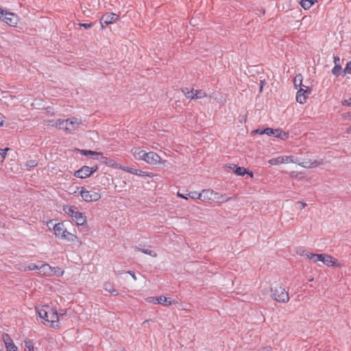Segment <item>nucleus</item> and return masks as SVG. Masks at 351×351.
I'll return each mask as SVG.
<instances>
[{"mask_svg": "<svg viewBox=\"0 0 351 351\" xmlns=\"http://www.w3.org/2000/svg\"><path fill=\"white\" fill-rule=\"evenodd\" d=\"M82 125V119L74 117L67 119H58L48 122V125L62 130L66 133L75 132Z\"/></svg>", "mask_w": 351, "mask_h": 351, "instance_id": "obj_1", "label": "nucleus"}, {"mask_svg": "<svg viewBox=\"0 0 351 351\" xmlns=\"http://www.w3.org/2000/svg\"><path fill=\"white\" fill-rule=\"evenodd\" d=\"M36 313L39 317L47 323L53 328L59 327V316L56 311L50 308L49 306H43L36 308Z\"/></svg>", "mask_w": 351, "mask_h": 351, "instance_id": "obj_2", "label": "nucleus"}, {"mask_svg": "<svg viewBox=\"0 0 351 351\" xmlns=\"http://www.w3.org/2000/svg\"><path fill=\"white\" fill-rule=\"evenodd\" d=\"M72 193H79L82 199L86 202H95L99 201L101 197L100 191L95 188L88 190L85 187H77L76 191H73Z\"/></svg>", "mask_w": 351, "mask_h": 351, "instance_id": "obj_3", "label": "nucleus"}, {"mask_svg": "<svg viewBox=\"0 0 351 351\" xmlns=\"http://www.w3.org/2000/svg\"><path fill=\"white\" fill-rule=\"evenodd\" d=\"M63 211L75 222L77 226H83L86 223V217L80 212L75 206L65 205L63 207Z\"/></svg>", "mask_w": 351, "mask_h": 351, "instance_id": "obj_4", "label": "nucleus"}, {"mask_svg": "<svg viewBox=\"0 0 351 351\" xmlns=\"http://www.w3.org/2000/svg\"><path fill=\"white\" fill-rule=\"evenodd\" d=\"M53 229L55 235L61 239L74 242L77 239V236L67 231L63 222L55 224Z\"/></svg>", "mask_w": 351, "mask_h": 351, "instance_id": "obj_5", "label": "nucleus"}, {"mask_svg": "<svg viewBox=\"0 0 351 351\" xmlns=\"http://www.w3.org/2000/svg\"><path fill=\"white\" fill-rule=\"evenodd\" d=\"M272 298L278 302L287 303L289 300L288 292L282 287H276L272 290Z\"/></svg>", "mask_w": 351, "mask_h": 351, "instance_id": "obj_6", "label": "nucleus"}, {"mask_svg": "<svg viewBox=\"0 0 351 351\" xmlns=\"http://www.w3.org/2000/svg\"><path fill=\"white\" fill-rule=\"evenodd\" d=\"M0 19L10 26H16L19 22V17L12 12H8L0 8Z\"/></svg>", "mask_w": 351, "mask_h": 351, "instance_id": "obj_7", "label": "nucleus"}, {"mask_svg": "<svg viewBox=\"0 0 351 351\" xmlns=\"http://www.w3.org/2000/svg\"><path fill=\"white\" fill-rule=\"evenodd\" d=\"M97 171L96 167H90L84 166L80 169L75 171L74 176L77 178L84 179L90 177L94 172Z\"/></svg>", "mask_w": 351, "mask_h": 351, "instance_id": "obj_8", "label": "nucleus"}, {"mask_svg": "<svg viewBox=\"0 0 351 351\" xmlns=\"http://www.w3.org/2000/svg\"><path fill=\"white\" fill-rule=\"evenodd\" d=\"M296 163L297 161L294 160L291 156H282L276 158H272L268 160V163L271 165H278L280 164L287 163Z\"/></svg>", "mask_w": 351, "mask_h": 351, "instance_id": "obj_9", "label": "nucleus"}, {"mask_svg": "<svg viewBox=\"0 0 351 351\" xmlns=\"http://www.w3.org/2000/svg\"><path fill=\"white\" fill-rule=\"evenodd\" d=\"M263 132H265L268 136H274L282 140H286L289 137V134L280 129H272L267 128L265 129Z\"/></svg>", "mask_w": 351, "mask_h": 351, "instance_id": "obj_10", "label": "nucleus"}, {"mask_svg": "<svg viewBox=\"0 0 351 351\" xmlns=\"http://www.w3.org/2000/svg\"><path fill=\"white\" fill-rule=\"evenodd\" d=\"M144 161L146 163L152 165L164 163V162L162 160L160 156L158 154H156L154 152H147L145 158H144Z\"/></svg>", "mask_w": 351, "mask_h": 351, "instance_id": "obj_11", "label": "nucleus"}, {"mask_svg": "<svg viewBox=\"0 0 351 351\" xmlns=\"http://www.w3.org/2000/svg\"><path fill=\"white\" fill-rule=\"evenodd\" d=\"M320 262L327 267H341L337 259L326 254H322Z\"/></svg>", "mask_w": 351, "mask_h": 351, "instance_id": "obj_12", "label": "nucleus"}, {"mask_svg": "<svg viewBox=\"0 0 351 351\" xmlns=\"http://www.w3.org/2000/svg\"><path fill=\"white\" fill-rule=\"evenodd\" d=\"M311 88L308 86L300 87L296 95V100L300 104H304L311 93Z\"/></svg>", "mask_w": 351, "mask_h": 351, "instance_id": "obj_13", "label": "nucleus"}, {"mask_svg": "<svg viewBox=\"0 0 351 351\" xmlns=\"http://www.w3.org/2000/svg\"><path fill=\"white\" fill-rule=\"evenodd\" d=\"M119 15L114 13H106L104 14L100 20L102 28H104V24L110 25L116 23L119 20Z\"/></svg>", "mask_w": 351, "mask_h": 351, "instance_id": "obj_14", "label": "nucleus"}, {"mask_svg": "<svg viewBox=\"0 0 351 351\" xmlns=\"http://www.w3.org/2000/svg\"><path fill=\"white\" fill-rule=\"evenodd\" d=\"M215 191L210 189H204L200 192V201L205 203L212 204Z\"/></svg>", "mask_w": 351, "mask_h": 351, "instance_id": "obj_15", "label": "nucleus"}, {"mask_svg": "<svg viewBox=\"0 0 351 351\" xmlns=\"http://www.w3.org/2000/svg\"><path fill=\"white\" fill-rule=\"evenodd\" d=\"M2 339L6 348V351H18L17 347L13 343L12 339L8 334H3Z\"/></svg>", "mask_w": 351, "mask_h": 351, "instance_id": "obj_16", "label": "nucleus"}, {"mask_svg": "<svg viewBox=\"0 0 351 351\" xmlns=\"http://www.w3.org/2000/svg\"><path fill=\"white\" fill-rule=\"evenodd\" d=\"M235 199L232 197H228L225 193H219L215 191V195L213 197V202H216L218 204H222L227 202L230 200H234Z\"/></svg>", "mask_w": 351, "mask_h": 351, "instance_id": "obj_17", "label": "nucleus"}, {"mask_svg": "<svg viewBox=\"0 0 351 351\" xmlns=\"http://www.w3.org/2000/svg\"><path fill=\"white\" fill-rule=\"evenodd\" d=\"M131 153H132L133 157L134 158V159H136L137 160H143V161H144V158H145V156L147 154V152L141 149L139 147H133L131 149Z\"/></svg>", "mask_w": 351, "mask_h": 351, "instance_id": "obj_18", "label": "nucleus"}, {"mask_svg": "<svg viewBox=\"0 0 351 351\" xmlns=\"http://www.w3.org/2000/svg\"><path fill=\"white\" fill-rule=\"evenodd\" d=\"M178 301L171 297H166L165 295H160L158 304L164 306H170L173 304H177Z\"/></svg>", "mask_w": 351, "mask_h": 351, "instance_id": "obj_19", "label": "nucleus"}, {"mask_svg": "<svg viewBox=\"0 0 351 351\" xmlns=\"http://www.w3.org/2000/svg\"><path fill=\"white\" fill-rule=\"evenodd\" d=\"M52 267L49 264H41L39 267L38 274L45 276H51Z\"/></svg>", "mask_w": 351, "mask_h": 351, "instance_id": "obj_20", "label": "nucleus"}, {"mask_svg": "<svg viewBox=\"0 0 351 351\" xmlns=\"http://www.w3.org/2000/svg\"><path fill=\"white\" fill-rule=\"evenodd\" d=\"M322 164L321 161L318 160H306L299 163V165L304 168H315Z\"/></svg>", "mask_w": 351, "mask_h": 351, "instance_id": "obj_21", "label": "nucleus"}, {"mask_svg": "<svg viewBox=\"0 0 351 351\" xmlns=\"http://www.w3.org/2000/svg\"><path fill=\"white\" fill-rule=\"evenodd\" d=\"M303 256L306 258L313 261L314 263H317L321 260L322 254H314L306 252L303 254Z\"/></svg>", "mask_w": 351, "mask_h": 351, "instance_id": "obj_22", "label": "nucleus"}, {"mask_svg": "<svg viewBox=\"0 0 351 351\" xmlns=\"http://www.w3.org/2000/svg\"><path fill=\"white\" fill-rule=\"evenodd\" d=\"M104 289L105 291L112 293L114 295H117L119 294L118 291L114 289V286L110 283H105L104 285Z\"/></svg>", "mask_w": 351, "mask_h": 351, "instance_id": "obj_23", "label": "nucleus"}, {"mask_svg": "<svg viewBox=\"0 0 351 351\" xmlns=\"http://www.w3.org/2000/svg\"><path fill=\"white\" fill-rule=\"evenodd\" d=\"M317 0H301L300 5L305 9H309Z\"/></svg>", "mask_w": 351, "mask_h": 351, "instance_id": "obj_24", "label": "nucleus"}, {"mask_svg": "<svg viewBox=\"0 0 351 351\" xmlns=\"http://www.w3.org/2000/svg\"><path fill=\"white\" fill-rule=\"evenodd\" d=\"M302 80H303V77H302V75L301 74L297 75L295 77L294 80H293V83H294V86L296 88L298 87H299L300 88V87L304 86V85H302Z\"/></svg>", "mask_w": 351, "mask_h": 351, "instance_id": "obj_25", "label": "nucleus"}, {"mask_svg": "<svg viewBox=\"0 0 351 351\" xmlns=\"http://www.w3.org/2000/svg\"><path fill=\"white\" fill-rule=\"evenodd\" d=\"M184 94L188 99H195V89L188 90L186 88L183 90Z\"/></svg>", "mask_w": 351, "mask_h": 351, "instance_id": "obj_26", "label": "nucleus"}, {"mask_svg": "<svg viewBox=\"0 0 351 351\" xmlns=\"http://www.w3.org/2000/svg\"><path fill=\"white\" fill-rule=\"evenodd\" d=\"M138 250L154 258L156 257L158 255L156 251L149 249L139 248Z\"/></svg>", "mask_w": 351, "mask_h": 351, "instance_id": "obj_27", "label": "nucleus"}, {"mask_svg": "<svg viewBox=\"0 0 351 351\" xmlns=\"http://www.w3.org/2000/svg\"><path fill=\"white\" fill-rule=\"evenodd\" d=\"M233 171L238 176H244L247 173V169L241 167L234 166Z\"/></svg>", "mask_w": 351, "mask_h": 351, "instance_id": "obj_28", "label": "nucleus"}, {"mask_svg": "<svg viewBox=\"0 0 351 351\" xmlns=\"http://www.w3.org/2000/svg\"><path fill=\"white\" fill-rule=\"evenodd\" d=\"M51 273H52L51 276H62L64 274V270H62L60 267H52Z\"/></svg>", "mask_w": 351, "mask_h": 351, "instance_id": "obj_29", "label": "nucleus"}, {"mask_svg": "<svg viewBox=\"0 0 351 351\" xmlns=\"http://www.w3.org/2000/svg\"><path fill=\"white\" fill-rule=\"evenodd\" d=\"M81 152L85 156H88V155H90L91 156H96L97 157L95 158L97 160L99 159V156H101V153L95 152L90 151V150H88H88H82Z\"/></svg>", "mask_w": 351, "mask_h": 351, "instance_id": "obj_30", "label": "nucleus"}, {"mask_svg": "<svg viewBox=\"0 0 351 351\" xmlns=\"http://www.w3.org/2000/svg\"><path fill=\"white\" fill-rule=\"evenodd\" d=\"M332 73L335 76H339L341 73H343L341 65H335V66L332 69Z\"/></svg>", "mask_w": 351, "mask_h": 351, "instance_id": "obj_31", "label": "nucleus"}, {"mask_svg": "<svg viewBox=\"0 0 351 351\" xmlns=\"http://www.w3.org/2000/svg\"><path fill=\"white\" fill-rule=\"evenodd\" d=\"M136 176H140V177H149V178L154 177L153 173H149V172L143 171L140 169L137 170Z\"/></svg>", "mask_w": 351, "mask_h": 351, "instance_id": "obj_32", "label": "nucleus"}, {"mask_svg": "<svg viewBox=\"0 0 351 351\" xmlns=\"http://www.w3.org/2000/svg\"><path fill=\"white\" fill-rule=\"evenodd\" d=\"M40 264L36 263H30L27 267H24L23 271H26L27 270H39Z\"/></svg>", "mask_w": 351, "mask_h": 351, "instance_id": "obj_33", "label": "nucleus"}, {"mask_svg": "<svg viewBox=\"0 0 351 351\" xmlns=\"http://www.w3.org/2000/svg\"><path fill=\"white\" fill-rule=\"evenodd\" d=\"M207 96L205 91L202 90H195V99H202Z\"/></svg>", "mask_w": 351, "mask_h": 351, "instance_id": "obj_34", "label": "nucleus"}, {"mask_svg": "<svg viewBox=\"0 0 351 351\" xmlns=\"http://www.w3.org/2000/svg\"><path fill=\"white\" fill-rule=\"evenodd\" d=\"M146 302L149 304H158L159 296L148 297L145 299Z\"/></svg>", "mask_w": 351, "mask_h": 351, "instance_id": "obj_35", "label": "nucleus"}, {"mask_svg": "<svg viewBox=\"0 0 351 351\" xmlns=\"http://www.w3.org/2000/svg\"><path fill=\"white\" fill-rule=\"evenodd\" d=\"M112 167L115 168V169H122L124 171L128 172V173H129V170H130V167H128L123 166V165H120L119 163H114V165H112Z\"/></svg>", "mask_w": 351, "mask_h": 351, "instance_id": "obj_36", "label": "nucleus"}, {"mask_svg": "<svg viewBox=\"0 0 351 351\" xmlns=\"http://www.w3.org/2000/svg\"><path fill=\"white\" fill-rule=\"evenodd\" d=\"M9 148L0 149V161L2 162L5 159L7 152L9 151Z\"/></svg>", "mask_w": 351, "mask_h": 351, "instance_id": "obj_37", "label": "nucleus"}, {"mask_svg": "<svg viewBox=\"0 0 351 351\" xmlns=\"http://www.w3.org/2000/svg\"><path fill=\"white\" fill-rule=\"evenodd\" d=\"M193 199H199L200 200V193H197L195 191L190 192L187 194Z\"/></svg>", "mask_w": 351, "mask_h": 351, "instance_id": "obj_38", "label": "nucleus"}, {"mask_svg": "<svg viewBox=\"0 0 351 351\" xmlns=\"http://www.w3.org/2000/svg\"><path fill=\"white\" fill-rule=\"evenodd\" d=\"M343 75L351 74V60L347 63L345 69L343 71Z\"/></svg>", "mask_w": 351, "mask_h": 351, "instance_id": "obj_39", "label": "nucleus"}, {"mask_svg": "<svg viewBox=\"0 0 351 351\" xmlns=\"http://www.w3.org/2000/svg\"><path fill=\"white\" fill-rule=\"evenodd\" d=\"M93 23H80L79 25L80 27H83L85 29H89L92 26H93Z\"/></svg>", "mask_w": 351, "mask_h": 351, "instance_id": "obj_40", "label": "nucleus"}, {"mask_svg": "<svg viewBox=\"0 0 351 351\" xmlns=\"http://www.w3.org/2000/svg\"><path fill=\"white\" fill-rule=\"evenodd\" d=\"M340 58L338 57V56H334V63H335V65H341L340 64Z\"/></svg>", "mask_w": 351, "mask_h": 351, "instance_id": "obj_41", "label": "nucleus"}, {"mask_svg": "<svg viewBox=\"0 0 351 351\" xmlns=\"http://www.w3.org/2000/svg\"><path fill=\"white\" fill-rule=\"evenodd\" d=\"M343 105L346 106H350L351 105V98H349L348 99H345L342 101Z\"/></svg>", "mask_w": 351, "mask_h": 351, "instance_id": "obj_42", "label": "nucleus"}, {"mask_svg": "<svg viewBox=\"0 0 351 351\" xmlns=\"http://www.w3.org/2000/svg\"><path fill=\"white\" fill-rule=\"evenodd\" d=\"M297 205H298L301 209L304 208L306 206V203L302 202H298Z\"/></svg>", "mask_w": 351, "mask_h": 351, "instance_id": "obj_43", "label": "nucleus"}, {"mask_svg": "<svg viewBox=\"0 0 351 351\" xmlns=\"http://www.w3.org/2000/svg\"><path fill=\"white\" fill-rule=\"evenodd\" d=\"M137 170L138 169H136L130 167V170H129V173L136 176Z\"/></svg>", "mask_w": 351, "mask_h": 351, "instance_id": "obj_44", "label": "nucleus"}, {"mask_svg": "<svg viewBox=\"0 0 351 351\" xmlns=\"http://www.w3.org/2000/svg\"><path fill=\"white\" fill-rule=\"evenodd\" d=\"M177 195H178V197H181V198H183V199H188L187 196H186V195H183L182 193H180V192H178V193H177Z\"/></svg>", "mask_w": 351, "mask_h": 351, "instance_id": "obj_45", "label": "nucleus"}, {"mask_svg": "<svg viewBox=\"0 0 351 351\" xmlns=\"http://www.w3.org/2000/svg\"><path fill=\"white\" fill-rule=\"evenodd\" d=\"M128 274H130L131 275V276L132 277V278L134 280H137V278L136 276V275L134 274V273L132 272V271H128Z\"/></svg>", "mask_w": 351, "mask_h": 351, "instance_id": "obj_46", "label": "nucleus"}, {"mask_svg": "<svg viewBox=\"0 0 351 351\" xmlns=\"http://www.w3.org/2000/svg\"><path fill=\"white\" fill-rule=\"evenodd\" d=\"M152 320L151 319H147V320H145L143 322V326H146L147 324L148 325L149 322H151Z\"/></svg>", "mask_w": 351, "mask_h": 351, "instance_id": "obj_47", "label": "nucleus"}, {"mask_svg": "<svg viewBox=\"0 0 351 351\" xmlns=\"http://www.w3.org/2000/svg\"><path fill=\"white\" fill-rule=\"evenodd\" d=\"M263 130H256L254 131V132L256 133H258L260 134H265V132H263Z\"/></svg>", "mask_w": 351, "mask_h": 351, "instance_id": "obj_48", "label": "nucleus"}, {"mask_svg": "<svg viewBox=\"0 0 351 351\" xmlns=\"http://www.w3.org/2000/svg\"><path fill=\"white\" fill-rule=\"evenodd\" d=\"M263 351H271V348L270 347H266L263 348Z\"/></svg>", "mask_w": 351, "mask_h": 351, "instance_id": "obj_49", "label": "nucleus"}, {"mask_svg": "<svg viewBox=\"0 0 351 351\" xmlns=\"http://www.w3.org/2000/svg\"><path fill=\"white\" fill-rule=\"evenodd\" d=\"M245 174L249 175L251 178H252L254 176L253 173L252 171H247V173Z\"/></svg>", "mask_w": 351, "mask_h": 351, "instance_id": "obj_50", "label": "nucleus"}, {"mask_svg": "<svg viewBox=\"0 0 351 351\" xmlns=\"http://www.w3.org/2000/svg\"><path fill=\"white\" fill-rule=\"evenodd\" d=\"M27 347L28 348V349H29V351H33L34 348H33V346H30V345H29V346H27Z\"/></svg>", "mask_w": 351, "mask_h": 351, "instance_id": "obj_51", "label": "nucleus"}, {"mask_svg": "<svg viewBox=\"0 0 351 351\" xmlns=\"http://www.w3.org/2000/svg\"><path fill=\"white\" fill-rule=\"evenodd\" d=\"M114 163H116V162H114L113 160H110V161L108 162V165L112 167V165H114Z\"/></svg>", "mask_w": 351, "mask_h": 351, "instance_id": "obj_52", "label": "nucleus"}, {"mask_svg": "<svg viewBox=\"0 0 351 351\" xmlns=\"http://www.w3.org/2000/svg\"><path fill=\"white\" fill-rule=\"evenodd\" d=\"M3 123V121L1 117H0V126H2Z\"/></svg>", "mask_w": 351, "mask_h": 351, "instance_id": "obj_53", "label": "nucleus"}, {"mask_svg": "<svg viewBox=\"0 0 351 351\" xmlns=\"http://www.w3.org/2000/svg\"><path fill=\"white\" fill-rule=\"evenodd\" d=\"M313 278L309 279V281H313Z\"/></svg>", "mask_w": 351, "mask_h": 351, "instance_id": "obj_54", "label": "nucleus"}, {"mask_svg": "<svg viewBox=\"0 0 351 351\" xmlns=\"http://www.w3.org/2000/svg\"><path fill=\"white\" fill-rule=\"evenodd\" d=\"M349 117L351 118V112L349 114Z\"/></svg>", "mask_w": 351, "mask_h": 351, "instance_id": "obj_55", "label": "nucleus"}, {"mask_svg": "<svg viewBox=\"0 0 351 351\" xmlns=\"http://www.w3.org/2000/svg\"><path fill=\"white\" fill-rule=\"evenodd\" d=\"M3 226L2 223L0 222V227Z\"/></svg>", "mask_w": 351, "mask_h": 351, "instance_id": "obj_56", "label": "nucleus"}, {"mask_svg": "<svg viewBox=\"0 0 351 351\" xmlns=\"http://www.w3.org/2000/svg\"><path fill=\"white\" fill-rule=\"evenodd\" d=\"M0 351H3V350L0 349Z\"/></svg>", "mask_w": 351, "mask_h": 351, "instance_id": "obj_57", "label": "nucleus"}]
</instances>
